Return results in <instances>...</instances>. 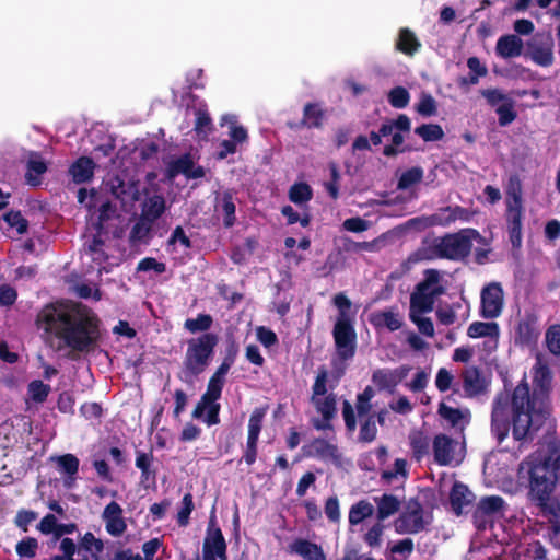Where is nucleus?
I'll return each instance as SVG.
<instances>
[{"label": "nucleus", "instance_id": "obj_40", "mask_svg": "<svg viewBox=\"0 0 560 560\" xmlns=\"http://www.w3.org/2000/svg\"><path fill=\"white\" fill-rule=\"evenodd\" d=\"M153 223L147 221L141 215L139 220L133 224L130 234L129 242L135 245L141 242H148L150 232L152 230Z\"/></svg>", "mask_w": 560, "mask_h": 560}, {"label": "nucleus", "instance_id": "obj_12", "mask_svg": "<svg viewBox=\"0 0 560 560\" xmlns=\"http://www.w3.org/2000/svg\"><path fill=\"white\" fill-rule=\"evenodd\" d=\"M410 130V119L406 115H399L396 120L386 121L382 125L380 132L383 137H390V144L385 145L384 154L395 155L398 148L404 143V135Z\"/></svg>", "mask_w": 560, "mask_h": 560}, {"label": "nucleus", "instance_id": "obj_30", "mask_svg": "<svg viewBox=\"0 0 560 560\" xmlns=\"http://www.w3.org/2000/svg\"><path fill=\"white\" fill-rule=\"evenodd\" d=\"M441 277L442 276L438 270L429 269L424 273L423 281L417 285V289L435 299L444 292V288L441 283Z\"/></svg>", "mask_w": 560, "mask_h": 560}, {"label": "nucleus", "instance_id": "obj_17", "mask_svg": "<svg viewBox=\"0 0 560 560\" xmlns=\"http://www.w3.org/2000/svg\"><path fill=\"white\" fill-rule=\"evenodd\" d=\"M423 526L422 510L418 502H410L407 510L395 522L396 530L399 533H417Z\"/></svg>", "mask_w": 560, "mask_h": 560}, {"label": "nucleus", "instance_id": "obj_15", "mask_svg": "<svg viewBox=\"0 0 560 560\" xmlns=\"http://www.w3.org/2000/svg\"><path fill=\"white\" fill-rule=\"evenodd\" d=\"M311 402L315 406L317 412H319L323 418H314L312 419V425L316 430L325 431L332 429L330 420L335 417L337 408H336V397L330 394L322 398V396L316 397L315 400H311Z\"/></svg>", "mask_w": 560, "mask_h": 560}, {"label": "nucleus", "instance_id": "obj_60", "mask_svg": "<svg viewBox=\"0 0 560 560\" xmlns=\"http://www.w3.org/2000/svg\"><path fill=\"white\" fill-rule=\"evenodd\" d=\"M481 95L487 100V102L491 106H495V107H498L500 104H504L505 102L512 100L506 94H504L501 90H498V89L482 90Z\"/></svg>", "mask_w": 560, "mask_h": 560}, {"label": "nucleus", "instance_id": "obj_46", "mask_svg": "<svg viewBox=\"0 0 560 560\" xmlns=\"http://www.w3.org/2000/svg\"><path fill=\"white\" fill-rule=\"evenodd\" d=\"M50 389V386L40 380L32 381L27 386V393L32 400L39 404L46 401Z\"/></svg>", "mask_w": 560, "mask_h": 560}, {"label": "nucleus", "instance_id": "obj_28", "mask_svg": "<svg viewBox=\"0 0 560 560\" xmlns=\"http://www.w3.org/2000/svg\"><path fill=\"white\" fill-rule=\"evenodd\" d=\"M467 335L470 338H490L495 343L500 328L495 322H474L468 326Z\"/></svg>", "mask_w": 560, "mask_h": 560}, {"label": "nucleus", "instance_id": "obj_48", "mask_svg": "<svg viewBox=\"0 0 560 560\" xmlns=\"http://www.w3.org/2000/svg\"><path fill=\"white\" fill-rule=\"evenodd\" d=\"M415 132L424 141H438L444 137V131L440 125L427 124L416 128Z\"/></svg>", "mask_w": 560, "mask_h": 560}, {"label": "nucleus", "instance_id": "obj_35", "mask_svg": "<svg viewBox=\"0 0 560 560\" xmlns=\"http://www.w3.org/2000/svg\"><path fill=\"white\" fill-rule=\"evenodd\" d=\"M434 298L416 289L410 298V313H429L434 305Z\"/></svg>", "mask_w": 560, "mask_h": 560}, {"label": "nucleus", "instance_id": "obj_41", "mask_svg": "<svg viewBox=\"0 0 560 560\" xmlns=\"http://www.w3.org/2000/svg\"><path fill=\"white\" fill-rule=\"evenodd\" d=\"M233 366V363L222 359V362L217 368L214 373L210 376L207 388L223 390L225 385V376Z\"/></svg>", "mask_w": 560, "mask_h": 560}, {"label": "nucleus", "instance_id": "obj_32", "mask_svg": "<svg viewBox=\"0 0 560 560\" xmlns=\"http://www.w3.org/2000/svg\"><path fill=\"white\" fill-rule=\"evenodd\" d=\"M371 320L375 326L385 327L389 330H397L402 324V317L393 310L374 313Z\"/></svg>", "mask_w": 560, "mask_h": 560}, {"label": "nucleus", "instance_id": "obj_58", "mask_svg": "<svg viewBox=\"0 0 560 560\" xmlns=\"http://www.w3.org/2000/svg\"><path fill=\"white\" fill-rule=\"evenodd\" d=\"M327 377H328L327 370L324 366L319 368L316 378H315V382H314V385H313V394H312L311 400H315L316 397L326 395Z\"/></svg>", "mask_w": 560, "mask_h": 560}, {"label": "nucleus", "instance_id": "obj_1", "mask_svg": "<svg viewBox=\"0 0 560 560\" xmlns=\"http://www.w3.org/2000/svg\"><path fill=\"white\" fill-rule=\"evenodd\" d=\"M533 393L526 382L517 385L512 394L511 406L508 395H499L492 409V433L499 442L503 441L510 430L515 440H524L536 432L550 416V392L552 373L547 359L538 353L532 369Z\"/></svg>", "mask_w": 560, "mask_h": 560}, {"label": "nucleus", "instance_id": "obj_14", "mask_svg": "<svg viewBox=\"0 0 560 560\" xmlns=\"http://www.w3.org/2000/svg\"><path fill=\"white\" fill-rule=\"evenodd\" d=\"M528 50L533 61L541 67L553 62V40L550 35H536L528 42Z\"/></svg>", "mask_w": 560, "mask_h": 560}, {"label": "nucleus", "instance_id": "obj_43", "mask_svg": "<svg viewBox=\"0 0 560 560\" xmlns=\"http://www.w3.org/2000/svg\"><path fill=\"white\" fill-rule=\"evenodd\" d=\"M265 417V410L260 408H256L248 420V433H247V440H253L258 442L259 434L261 432L262 428V421Z\"/></svg>", "mask_w": 560, "mask_h": 560}, {"label": "nucleus", "instance_id": "obj_16", "mask_svg": "<svg viewBox=\"0 0 560 560\" xmlns=\"http://www.w3.org/2000/svg\"><path fill=\"white\" fill-rule=\"evenodd\" d=\"M183 174L189 179L202 178L206 174L202 166H195L190 154H184L170 162L166 168V175L170 179Z\"/></svg>", "mask_w": 560, "mask_h": 560}, {"label": "nucleus", "instance_id": "obj_38", "mask_svg": "<svg viewBox=\"0 0 560 560\" xmlns=\"http://www.w3.org/2000/svg\"><path fill=\"white\" fill-rule=\"evenodd\" d=\"M471 492L463 483H455L451 491V503L456 513H460V510L470 503Z\"/></svg>", "mask_w": 560, "mask_h": 560}, {"label": "nucleus", "instance_id": "obj_29", "mask_svg": "<svg viewBox=\"0 0 560 560\" xmlns=\"http://www.w3.org/2000/svg\"><path fill=\"white\" fill-rule=\"evenodd\" d=\"M105 242L101 236V233H97L92 237L90 242L85 244V252L92 258V261L97 266L98 271L101 272L104 269L103 264L108 259V255L104 250Z\"/></svg>", "mask_w": 560, "mask_h": 560}, {"label": "nucleus", "instance_id": "obj_6", "mask_svg": "<svg viewBox=\"0 0 560 560\" xmlns=\"http://www.w3.org/2000/svg\"><path fill=\"white\" fill-rule=\"evenodd\" d=\"M334 304L340 311V318L332 331L337 352L331 363L338 374H343L346 361L350 358V316L346 313V310L350 308V299L341 292L335 295Z\"/></svg>", "mask_w": 560, "mask_h": 560}, {"label": "nucleus", "instance_id": "obj_27", "mask_svg": "<svg viewBox=\"0 0 560 560\" xmlns=\"http://www.w3.org/2000/svg\"><path fill=\"white\" fill-rule=\"evenodd\" d=\"M463 385L467 395L475 396L486 388V381L477 368L469 366L463 372Z\"/></svg>", "mask_w": 560, "mask_h": 560}, {"label": "nucleus", "instance_id": "obj_10", "mask_svg": "<svg viewBox=\"0 0 560 560\" xmlns=\"http://www.w3.org/2000/svg\"><path fill=\"white\" fill-rule=\"evenodd\" d=\"M432 448L434 460L441 466L457 465L464 457L459 443L445 434L434 438Z\"/></svg>", "mask_w": 560, "mask_h": 560}, {"label": "nucleus", "instance_id": "obj_36", "mask_svg": "<svg viewBox=\"0 0 560 560\" xmlns=\"http://www.w3.org/2000/svg\"><path fill=\"white\" fill-rule=\"evenodd\" d=\"M313 198V189L305 182L294 183L289 189V199L291 202L302 206Z\"/></svg>", "mask_w": 560, "mask_h": 560}, {"label": "nucleus", "instance_id": "obj_50", "mask_svg": "<svg viewBox=\"0 0 560 560\" xmlns=\"http://www.w3.org/2000/svg\"><path fill=\"white\" fill-rule=\"evenodd\" d=\"M509 233L513 245L521 244L523 213H508Z\"/></svg>", "mask_w": 560, "mask_h": 560}, {"label": "nucleus", "instance_id": "obj_44", "mask_svg": "<svg viewBox=\"0 0 560 560\" xmlns=\"http://www.w3.org/2000/svg\"><path fill=\"white\" fill-rule=\"evenodd\" d=\"M398 509L399 501L393 495L384 494L378 501L377 517L378 520H385L396 513Z\"/></svg>", "mask_w": 560, "mask_h": 560}, {"label": "nucleus", "instance_id": "obj_49", "mask_svg": "<svg viewBox=\"0 0 560 560\" xmlns=\"http://www.w3.org/2000/svg\"><path fill=\"white\" fill-rule=\"evenodd\" d=\"M194 497L190 492L184 494L182 500V508L177 513V524L180 527H186L189 524V517L194 511Z\"/></svg>", "mask_w": 560, "mask_h": 560}, {"label": "nucleus", "instance_id": "obj_3", "mask_svg": "<svg viewBox=\"0 0 560 560\" xmlns=\"http://www.w3.org/2000/svg\"><path fill=\"white\" fill-rule=\"evenodd\" d=\"M529 481V495L547 506L560 480V440L549 438L540 443L521 464Z\"/></svg>", "mask_w": 560, "mask_h": 560}, {"label": "nucleus", "instance_id": "obj_61", "mask_svg": "<svg viewBox=\"0 0 560 560\" xmlns=\"http://www.w3.org/2000/svg\"><path fill=\"white\" fill-rule=\"evenodd\" d=\"M137 270H139V271L154 270L158 275H161V273L165 272L166 265L164 262L158 261L153 257H145L139 261Z\"/></svg>", "mask_w": 560, "mask_h": 560}, {"label": "nucleus", "instance_id": "obj_20", "mask_svg": "<svg viewBox=\"0 0 560 560\" xmlns=\"http://www.w3.org/2000/svg\"><path fill=\"white\" fill-rule=\"evenodd\" d=\"M469 218V213L466 209L462 207H445L438 210L435 213L428 215V219L422 220L424 224H433V225H450L451 223L463 220L467 221Z\"/></svg>", "mask_w": 560, "mask_h": 560}, {"label": "nucleus", "instance_id": "obj_59", "mask_svg": "<svg viewBox=\"0 0 560 560\" xmlns=\"http://www.w3.org/2000/svg\"><path fill=\"white\" fill-rule=\"evenodd\" d=\"M406 475L407 462L405 459L398 458L395 460L393 469H388L383 472V478L387 481H393L394 479L405 478Z\"/></svg>", "mask_w": 560, "mask_h": 560}, {"label": "nucleus", "instance_id": "obj_21", "mask_svg": "<svg viewBox=\"0 0 560 560\" xmlns=\"http://www.w3.org/2000/svg\"><path fill=\"white\" fill-rule=\"evenodd\" d=\"M154 460L153 452H136V462L135 465L141 471L140 483L144 488H149L154 486L156 482V474L158 469L152 467Z\"/></svg>", "mask_w": 560, "mask_h": 560}, {"label": "nucleus", "instance_id": "obj_55", "mask_svg": "<svg viewBox=\"0 0 560 560\" xmlns=\"http://www.w3.org/2000/svg\"><path fill=\"white\" fill-rule=\"evenodd\" d=\"M81 549L85 551H92L94 549L93 555H100L104 550V542L102 539L96 538L91 532L85 533L79 544Z\"/></svg>", "mask_w": 560, "mask_h": 560}, {"label": "nucleus", "instance_id": "obj_31", "mask_svg": "<svg viewBox=\"0 0 560 560\" xmlns=\"http://www.w3.org/2000/svg\"><path fill=\"white\" fill-rule=\"evenodd\" d=\"M395 46L397 50L402 54L412 56L419 50L421 44L413 32L409 28H401L398 33Z\"/></svg>", "mask_w": 560, "mask_h": 560}, {"label": "nucleus", "instance_id": "obj_22", "mask_svg": "<svg viewBox=\"0 0 560 560\" xmlns=\"http://www.w3.org/2000/svg\"><path fill=\"white\" fill-rule=\"evenodd\" d=\"M95 166L93 159L89 156H80L69 167V174L75 184L88 183L94 176Z\"/></svg>", "mask_w": 560, "mask_h": 560}, {"label": "nucleus", "instance_id": "obj_56", "mask_svg": "<svg viewBox=\"0 0 560 560\" xmlns=\"http://www.w3.org/2000/svg\"><path fill=\"white\" fill-rule=\"evenodd\" d=\"M497 114L499 115V124L506 126L516 118V112L514 110V101L510 100L504 104H500L497 107Z\"/></svg>", "mask_w": 560, "mask_h": 560}, {"label": "nucleus", "instance_id": "obj_13", "mask_svg": "<svg viewBox=\"0 0 560 560\" xmlns=\"http://www.w3.org/2000/svg\"><path fill=\"white\" fill-rule=\"evenodd\" d=\"M541 327L538 316L526 312L515 328V342L521 346L534 347L540 336Z\"/></svg>", "mask_w": 560, "mask_h": 560}, {"label": "nucleus", "instance_id": "obj_26", "mask_svg": "<svg viewBox=\"0 0 560 560\" xmlns=\"http://www.w3.org/2000/svg\"><path fill=\"white\" fill-rule=\"evenodd\" d=\"M523 40L516 35L501 36L495 45L497 54L502 58H514L521 56Z\"/></svg>", "mask_w": 560, "mask_h": 560}, {"label": "nucleus", "instance_id": "obj_64", "mask_svg": "<svg viewBox=\"0 0 560 560\" xmlns=\"http://www.w3.org/2000/svg\"><path fill=\"white\" fill-rule=\"evenodd\" d=\"M80 413L88 420H100L103 416V408L97 402H84L80 407Z\"/></svg>", "mask_w": 560, "mask_h": 560}, {"label": "nucleus", "instance_id": "obj_45", "mask_svg": "<svg viewBox=\"0 0 560 560\" xmlns=\"http://www.w3.org/2000/svg\"><path fill=\"white\" fill-rule=\"evenodd\" d=\"M423 178V170L419 166L411 167L401 174L398 180L399 189H410L421 182Z\"/></svg>", "mask_w": 560, "mask_h": 560}, {"label": "nucleus", "instance_id": "obj_52", "mask_svg": "<svg viewBox=\"0 0 560 560\" xmlns=\"http://www.w3.org/2000/svg\"><path fill=\"white\" fill-rule=\"evenodd\" d=\"M3 219L10 226L15 228L20 235L27 232L28 221L22 215L21 211L11 210L3 215Z\"/></svg>", "mask_w": 560, "mask_h": 560}, {"label": "nucleus", "instance_id": "obj_37", "mask_svg": "<svg viewBox=\"0 0 560 560\" xmlns=\"http://www.w3.org/2000/svg\"><path fill=\"white\" fill-rule=\"evenodd\" d=\"M57 463L58 470L67 475L71 480H74L78 471L80 462L73 454H63L54 458Z\"/></svg>", "mask_w": 560, "mask_h": 560}, {"label": "nucleus", "instance_id": "obj_4", "mask_svg": "<svg viewBox=\"0 0 560 560\" xmlns=\"http://www.w3.org/2000/svg\"><path fill=\"white\" fill-rule=\"evenodd\" d=\"M219 336L215 332L200 334L186 340V351L177 378L188 386H194L211 364Z\"/></svg>", "mask_w": 560, "mask_h": 560}, {"label": "nucleus", "instance_id": "obj_7", "mask_svg": "<svg viewBox=\"0 0 560 560\" xmlns=\"http://www.w3.org/2000/svg\"><path fill=\"white\" fill-rule=\"evenodd\" d=\"M504 307V291L500 282H489L480 292V316L494 319L501 316Z\"/></svg>", "mask_w": 560, "mask_h": 560}, {"label": "nucleus", "instance_id": "obj_63", "mask_svg": "<svg viewBox=\"0 0 560 560\" xmlns=\"http://www.w3.org/2000/svg\"><path fill=\"white\" fill-rule=\"evenodd\" d=\"M37 518V513L31 510H20L16 513L14 523L23 532H27L28 525Z\"/></svg>", "mask_w": 560, "mask_h": 560}, {"label": "nucleus", "instance_id": "obj_23", "mask_svg": "<svg viewBox=\"0 0 560 560\" xmlns=\"http://www.w3.org/2000/svg\"><path fill=\"white\" fill-rule=\"evenodd\" d=\"M166 210L165 198L160 194H154L144 199L141 206V217L147 221L154 223Z\"/></svg>", "mask_w": 560, "mask_h": 560}, {"label": "nucleus", "instance_id": "obj_57", "mask_svg": "<svg viewBox=\"0 0 560 560\" xmlns=\"http://www.w3.org/2000/svg\"><path fill=\"white\" fill-rule=\"evenodd\" d=\"M424 313H410V319L417 325L419 331L428 337H433L434 326L429 317L422 316Z\"/></svg>", "mask_w": 560, "mask_h": 560}, {"label": "nucleus", "instance_id": "obj_25", "mask_svg": "<svg viewBox=\"0 0 560 560\" xmlns=\"http://www.w3.org/2000/svg\"><path fill=\"white\" fill-rule=\"evenodd\" d=\"M47 172V164L38 152H31L26 163L25 179L31 186L42 184V175Z\"/></svg>", "mask_w": 560, "mask_h": 560}, {"label": "nucleus", "instance_id": "obj_19", "mask_svg": "<svg viewBox=\"0 0 560 560\" xmlns=\"http://www.w3.org/2000/svg\"><path fill=\"white\" fill-rule=\"evenodd\" d=\"M325 118V112L318 103H306L303 108V117L299 121L288 122L291 129L320 128Z\"/></svg>", "mask_w": 560, "mask_h": 560}, {"label": "nucleus", "instance_id": "obj_54", "mask_svg": "<svg viewBox=\"0 0 560 560\" xmlns=\"http://www.w3.org/2000/svg\"><path fill=\"white\" fill-rule=\"evenodd\" d=\"M410 95L402 86H397L388 93V102L395 108H404L408 105Z\"/></svg>", "mask_w": 560, "mask_h": 560}, {"label": "nucleus", "instance_id": "obj_24", "mask_svg": "<svg viewBox=\"0 0 560 560\" xmlns=\"http://www.w3.org/2000/svg\"><path fill=\"white\" fill-rule=\"evenodd\" d=\"M289 548L290 552L296 553L305 560H325L322 547L307 539L298 538Z\"/></svg>", "mask_w": 560, "mask_h": 560}, {"label": "nucleus", "instance_id": "obj_51", "mask_svg": "<svg viewBox=\"0 0 560 560\" xmlns=\"http://www.w3.org/2000/svg\"><path fill=\"white\" fill-rule=\"evenodd\" d=\"M545 342L548 350L555 354L560 355V325H551L545 334Z\"/></svg>", "mask_w": 560, "mask_h": 560}, {"label": "nucleus", "instance_id": "obj_18", "mask_svg": "<svg viewBox=\"0 0 560 560\" xmlns=\"http://www.w3.org/2000/svg\"><path fill=\"white\" fill-rule=\"evenodd\" d=\"M102 517L109 535L118 537L126 532L127 524L122 516V508L116 501H112L105 506Z\"/></svg>", "mask_w": 560, "mask_h": 560}, {"label": "nucleus", "instance_id": "obj_47", "mask_svg": "<svg viewBox=\"0 0 560 560\" xmlns=\"http://www.w3.org/2000/svg\"><path fill=\"white\" fill-rule=\"evenodd\" d=\"M221 209L224 214L223 224L231 228L235 223V203L230 192H224L221 199Z\"/></svg>", "mask_w": 560, "mask_h": 560}, {"label": "nucleus", "instance_id": "obj_53", "mask_svg": "<svg viewBox=\"0 0 560 560\" xmlns=\"http://www.w3.org/2000/svg\"><path fill=\"white\" fill-rule=\"evenodd\" d=\"M38 549V541L34 537H25L15 546V551L20 557L34 558Z\"/></svg>", "mask_w": 560, "mask_h": 560}, {"label": "nucleus", "instance_id": "obj_33", "mask_svg": "<svg viewBox=\"0 0 560 560\" xmlns=\"http://www.w3.org/2000/svg\"><path fill=\"white\" fill-rule=\"evenodd\" d=\"M409 444L417 460H421L429 454L430 438L424 432L420 430L411 431L409 434Z\"/></svg>", "mask_w": 560, "mask_h": 560}, {"label": "nucleus", "instance_id": "obj_39", "mask_svg": "<svg viewBox=\"0 0 560 560\" xmlns=\"http://www.w3.org/2000/svg\"><path fill=\"white\" fill-rule=\"evenodd\" d=\"M439 413L452 425H460L463 422H467L469 418V411L467 409L453 408L446 404L440 405Z\"/></svg>", "mask_w": 560, "mask_h": 560}, {"label": "nucleus", "instance_id": "obj_34", "mask_svg": "<svg viewBox=\"0 0 560 560\" xmlns=\"http://www.w3.org/2000/svg\"><path fill=\"white\" fill-rule=\"evenodd\" d=\"M213 325V317L210 314H198L196 318H187L184 323V328L195 335V334H206L210 332L209 329Z\"/></svg>", "mask_w": 560, "mask_h": 560}, {"label": "nucleus", "instance_id": "obj_2", "mask_svg": "<svg viewBox=\"0 0 560 560\" xmlns=\"http://www.w3.org/2000/svg\"><path fill=\"white\" fill-rule=\"evenodd\" d=\"M44 342L54 351L68 349V358L93 352L102 339V322L97 314L81 302H55L45 305L37 315Z\"/></svg>", "mask_w": 560, "mask_h": 560}, {"label": "nucleus", "instance_id": "obj_8", "mask_svg": "<svg viewBox=\"0 0 560 560\" xmlns=\"http://www.w3.org/2000/svg\"><path fill=\"white\" fill-rule=\"evenodd\" d=\"M221 396L222 390L207 388L196 404L191 417L194 419H202L208 427L219 424L221 405L218 400Z\"/></svg>", "mask_w": 560, "mask_h": 560}, {"label": "nucleus", "instance_id": "obj_9", "mask_svg": "<svg viewBox=\"0 0 560 560\" xmlns=\"http://www.w3.org/2000/svg\"><path fill=\"white\" fill-rule=\"evenodd\" d=\"M214 511L210 516L202 546L203 560H228V546L220 527H214Z\"/></svg>", "mask_w": 560, "mask_h": 560}, {"label": "nucleus", "instance_id": "obj_62", "mask_svg": "<svg viewBox=\"0 0 560 560\" xmlns=\"http://www.w3.org/2000/svg\"><path fill=\"white\" fill-rule=\"evenodd\" d=\"M374 511V508L371 503L366 501H360L354 506H352V524L359 523L364 517L370 516Z\"/></svg>", "mask_w": 560, "mask_h": 560}, {"label": "nucleus", "instance_id": "obj_11", "mask_svg": "<svg viewBox=\"0 0 560 560\" xmlns=\"http://www.w3.org/2000/svg\"><path fill=\"white\" fill-rule=\"evenodd\" d=\"M504 511L505 508L502 498L492 495L481 499L474 513L476 527L478 529H486L488 526H491L494 521L503 517Z\"/></svg>", "mask_w": 560, "mask_h": 560}, {"label": "nucleus", "instance_id": "obj_5", "mask_svg": "<svg viewBox=\"0 0 560 560\" xmlns=\"http://www.w3.org/2000/svg\"><path fill=\"white\" fill-rule=\"evenodd\" d=\"M477 231L467 229L443 237H433L424 242L417 253L419 259L447 258L458 260L466 257L472 246V240L478 237Z\"/></svg>", "mask_w": 560, "mask_h": 560}, {"label": "nucleus", "instance_id": "obj_42", "mask_svg": "<svg viewBox=\"0 0 560 560\" xmlns=\"http://www.w3.org/2000/svg\"><path fill=\"white\" fill-rule=\"evenodd\" d=\"M337 447L325 439H314L310 445L308 455L318 457H335Z\"/></svg>", "mask_w": 560, "mask_h": 560}]
</instances>
